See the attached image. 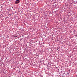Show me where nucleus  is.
<instances>
[{"label": "nucleus", "instance_id": "1", "mask_svg": "<svg viewBox=\"0 0 77 77\" xmlns=\"http://www.w3.org/2000/svg\"><path fill=\"white\" fill-rule=\"evenodd\" d=\"M20 3V0H17L16 1L15 3H16V4H18V3Z\"/></svg>", "mask_w": 77, "mask_h": 77}, {"label": "nucleus", "instance_id": "2", "mask_svg": "<svg viewBox=\"0 0 77 77\" xmlns=\"http://www.w3.org/2000/svg\"><path fill=\"white\" fill-rule=\"evenodd\" d=\"M14 37H17V36H15Z\"/></svg>", "mask_w": 77, "mask_h": 77}]
</instances>
